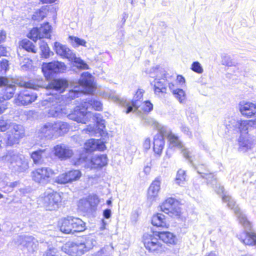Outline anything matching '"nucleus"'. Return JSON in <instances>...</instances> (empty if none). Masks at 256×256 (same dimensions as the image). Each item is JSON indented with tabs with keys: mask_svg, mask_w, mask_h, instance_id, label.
<instances>
[{
	"mask_svg": "<svg viewBox=\"0 0 256 256\" xmlns=\"http://www.w3.org/2000/svg\"><path fill=\"white\" fill-rule=\"evenodd\" d=\"M156 234L160 239L164 242L170 244H175L176 238L172 233L168 232H158Z\"/></svg>",
	"mask_w": 256,
	"mask_h": 256,
	"instance_id": "nucleus-34",
	"label": "nucleus"
},
{
	"mask_svg": "<svg viewBox=\"0 0 256 256\" xmlns=\"http://www.w3.org/2000/svg\"><path fill=\"white\" fill-rule=\"evenodd\" d=\"M150 77L154 78L153 82L154 92L156 94L166 92V86L168 84L169 88L171 90L175 98L180 104L185 102L186 94L185 92L181 88H174V85L170 82L172 76H170L166 70L160 66L152 68L148 72Z\"/></svg>",
	"mask_w": 256,
	"mask_h": 256,
	"instance_id": "nucleus-3",
	"label": "nucleus"
},
{
	"mask_svg": "<svg viewBox=\"0 0 256 256\" xmlns=\"http://www.w3.org/2000/svg\"><path fill=\"white\" fill-rule=\"evenodd\" d=\"M49 154L48 148L38 149L32 152L30 157L36 164H41L44 162V159Z\"/></svg>",
	"mask_w": 256,
	"mask_h": 256,
	"instance_id": "nucleus-24",
	"label": "nucleus"
},
{
	"mask_svg": "<svg viewBox=\"0 0 256 256\" xmlns=\"http://www.w3.org/2000/svg\"><path fill=\"white\" fill-rule=\"evenodd\" d=\"M99 200L96 196H89L88 198L80 200L78 207L80 210L84 212H90L98 204Z\"/></svg>",
	"mask_w": 256,
	"mask_h": 256,
	"instance_id": "nucleus-16",
	"label": "nucleus"
},
{
	"mask_svg": "<svg viewBox=\"0 0 256 256\" xmlns=\"http://www.w3.org/2000/svg\"><path fill=\"white\" fill-rule=\"evenodd\" d=\"M20 46L26 51L32 52L33 53L36 52L35 46L32 42L28 39H24L21 41L20 44Z\"/></svg>",
	"mask_w": 256,
	"mask_h": 256,
	"instance_id": "nucleus-39",
	"label": "nucleus"
},
{
	"mask_svg": "<svg viewBox=\"0 0 256 256\" xmlns=\"http://www.w3.org/2000/svg\"><path fill=\"white\" fill-rule=\"evenodd\" d=\"M71 222H72V234L76 232H82L86 230V224L81 219L70 216Z\"/></svg>",
	"mask_w": 256,
	"mask_h": 256,
	"instance_id": "nucleus-33",
	"label": "nucleus"
},
{
	"mask_svg": "<svg viewBox=\"0 0 256 256\" xmlns=\"http://www.w3.org/2000/svg\"><path fill=\"white\" fill-rule=\"evenodd\" d=\"M178 200L174 198L166 199L160 206L162 211L171 217L179 218L181 214L180 208Z\"/></svg>",
	"mask_w": 256,
	"mask_h": 256,
	"instance_id": "nucleus-12",
	"label": "nucleus"
},
{
	"mask_svg": "<svg viewBox=\"0 0 256 256\" xmlns=\"http://www.w3.org/2000/svg\"><path fill=\"white\" fill-rule=\"evenodd\" d=\"M196 169L201 177L206 178L208 180V184L214 188V191L218 194H222V202L227 204L228 206L233 210L236 216L240 223L245 229L243 232H252L251 224L248 220L245 214L240 210V208L236 205V202L231 196L224 192V188L220 184L218 183L214 174L210 172L206 166L203 164H198L196 167Z\"/></svg>",
	"mask_w": 256,
	"mask_h": 256,
	"instance_id": "nucleus-2",
	"label": "nucleus"
},
{
	"mask_svg": "<svg viewBox=\"0 0 256 256\" xmlns=\"http://www.w3.org/2000/svg\"><path fill=\"white\" fill-rule=\"evenodd\" d=\"M54 50L58 54L68 60H70L74 54L70 48L58 42L54 43Z\"/></svg>",
	"mask_w": 256,
	"mask_h": 256,
	"instance_id": "nucleus-28",
	"label": "nucleus"
},
{
	"mask_svg": "<svg viewBox=\"0 0 256 256\" xmlns=\"http://www.w3.org/2000/svg\"><path fill=\"white\" fill-rule=\"evenodd\" d=\"M112 211L110 209H106L103 212V216L106 219H108L111 217Z\"/></svg>",
	"mask_w": 256,
	"mask_h": 256,
	"instance_id": "nucleus-57",
	"label": "nucleus"
},
{
	"mask_svg": "<svg viewBox=\"0 0 256 256\" xmlns=\"http://www.w3.org/2000/svg\"><path fill=\"white\" fill-rule=\"evenodd\" d=\"M144 122L148 124H151L154 123V120L150 118H145Z\"/></svg>",
	"mask_w": 256,
	"mask_h": 256,
	"instance_id": "nucleus-63",
	"label": "nucleus"
},
{
	"mask_svg": "<svg viewBox=\"0 0 256 256\" xmlns=\"http://www.w3.org/2000/svg\"><path fill=\"white\" fill-rule=\"evenodd\" d=\"M238 239L246 245H256V234L252 232H242L238 236Z\"/></svg>",
	"mask_w": 256,
	"mask_h": 256,
	"instance_id": "nucleus-25",
	"label": "nucleus"
},
{
	"mask_svg": "<svg viewBox=\"0 0 256 256\" xmlns=\"http://www.w3.org/2000/svg\"><path fill=\"white\" fill-rule=\"evenodd\" d=\"M28 36L34 42H36L38 38H42L38 30V28H33L30 31Z\"/></svg>",
	"mask_w": 256,
	"mask_h": 256,
	"instance_id": "nucleus-46",
	"label": "nucleus"
},
{
	"mask_svg": "<svg viewBox=\"0 0 256 256\" xmlns=\"http://www.w3.org/2000/svg\"><path fill=\"white\" fill-rule=\"evenodd\" d=\"M39 200L47 210H54L58 208L62 198L60 194L49 190L44 193Z\"/></svg>",
	"mask_w": 256,
	"mask_h": 256,
	"instance_id": "nucleus-8",
	"label": "nucleus"
},
{
	"mask_svg": "<svg viewBox=\"0 0 256 256\" xmlns=\"http://www.w3.org/2000/svg\"><path fill=\"white\" fill-rule=\"evenodd\" d=\"M222 64L228 66H232L234 65L231 57L228 55H224L222 57Z\"/></svg>",
	"mask_w": 256,
	"mask_h": 256,
	"instance_id": "nucleus-50",
	"label": "nucleus"
},
{
	"mask_svg": "<svg viewBox=\"0 0 256 256\" xmlns=\"http://www.w3.org/2000/svg\"><path fill=\"white\" fill-rule=\"evenodd\" d=\"M68 38L70 40L72 44L74 46H86V42L84 40L74 36H70Z\"/></svg>",
	"mask_w": 256,
	"mask_h": 256,
	"instance_id": "nucleus-45",
	"label": "nucleus"
},
{
	"mask_svg": "<svg viewBox=\"0 0 256 256\" xmlns=\"http://www.w3.org/2000/svg\"><path fill=\"white\" fill-rule=\"evenodd\" d=\"M2 160L13 172H24L29 168L28 160L24 156L14 150L8 151L2 158Z\"/></svg>",
	"mask_w": 256,
	"mask_h": 256,
	"instance_id": "nucleus-5",
	"label": "nucleus"
},
{
	"mask_svg": "<svg viewBox=\"0 0 256 256\" xmlns=\"http://www.w3.org/2000/svg\"><path fill=\"white\" fill-rule=\"evenodd\" d=\"M186 172L182 170H179L177 172L176 178V182L180 186L184 184L186 180Z\"/></svg>",
	"mask_w": 256,
	"mask_h": 256,
	"instance_id": "nucleus-44",
	"label": "nucleus"
},
{
	"mask_svg": "<svg viewBox=\"0 0 256 256\" xmlns=\"http://www.w3.org/2000/svg\"><path fill=\"white\" fill-rule=\"evenodd\" d=\"M144 245L146 248L150 252L162 251V247L157 238L150 235L144 238Z\"/></svg>",
	"mask_w": 256,
	"mask_h": 256,
	"instance_id": "nucleus-19",
	"label": "nucleus"
},
{
	"mask_svg": "<svg viewBox=\"0 0 256 256\" xmlns=\"http://www.w3.org/2000/svg\"><path fill=\"white\" fill-rule=\"evenodd\" d=\"M102 226H100V229L101 230H103L106 228V226L107 224V222L105 220H104L103 219L102 220Z\"/></svg>",
	"mask_w": 256,
	"mask_h": 256,
	"instance_id": "nucleus-64",
	"label": "nucleus"
},
{
	"mask_svg": "<svg viewBox=\"0 0 256 256\" xmlns=\"http://www.w3.org/2000/svg\"><path fill=\"white\" fill-rule=\"evenodd\" d=\"M54 175L53 170L49 167H39L31 172L32 180L36 183L45 186L50 182L51 178Z\"/></svg>",
	"mask_w": 256,
	"mask_h": 256,
	"instance_id": "nucleus-9",
	"label": "nucleus"
},
{
	"mask_svg": "<svg viewBox=\"0 0 256 256\" xmlns=\"http://www.w3.org/2000/svg\"><path fill=\"white\" fill-rule=\"evenodd\" d=\"M11 124L10 120L6 118L4 116H0V132H5L10 128Z\"/></svg>",
	"mask_w": 256,
	"mask_h": 256,
	"instance_id": "nucleus-41",
	"label": "nucleus"
},
{
	"mask_svg": "<svg viewBox=\"0 0 256 256\" xmlns=\"http://www.w3.org/2000/svg\"><path fill=\"white\" fill-rule=\"evenodd\" d=\"M3 86L4 88L1 90L0 98L3 102H5L6 100H10L13 97L16 90V86L8 84H8Z\"/></svg>",
	"mask_w": 256,
	"mask_h": 256,
	"instance_id": "nucleus-26",
	"label": "nucleus"
},
{
	"mask_svg": "<svg viewBox=\"0 0 256 256\" xmlns=\"http://www.w3.org/2000/svg\"><path fill=\"white\" fill-rule=\"evenodd\" d=\"M6 37V33L4 31L2 30L0 32V42H3Z\"/></svg>",
	"mask_w": 256,
	"mask_h": 256,
	"instance_id": "nucleus-62",
	"label": "nucleus"
},
{
	"mask_svg": "<svg viewBox=\"0 0 256 256\" xmlns=\"http://www.w3.org/2000/svg\"><path fill=\"white\" fill-rule=\"evenodd\" d=\"M230 124H229V126L230 128H233L234 130H236L240 133L238 139V150L242 152H247L251 147L248 135L250 127L249 121L246 120H232L230 122Z\"/></svg>",
	"mask_w": 256,
	"mask_h": 256,
	"instance_id": "nucleus-6",
	"label": "nucleus"
},
{
	"mask_svg": "<svg viewBox=\"0 0 256 256\" xmlns=\"http://www.w3.org/2000/svg\"><path fill=\"white\" fill-rule=\"evenodd\" d=\"M8 69V62L6 59L0 61V74H4Z\"/></svg>",
	"mask_w": 256,
	"mask_h": 256,
	"instance_id": "nucleus-51",
	"label": "nucleus"
},
{
	"mask_svg": "<svg viewBox=\"0 0 256 256\" xmlns=\"http://www.w3.org/2000/svg\"><path fill=\"white\" fill-rule=\"evenodd\" d=\"M58 250L54 247H48L43 256H58Z\"/></svg>",
	"mask_w": 256,
	"mask_h": 256,
	"instance_id": "nucleus-52",
	"label": "nucleus"
},
{
	"mask_svg": "<svg viewBox=\"0 0 256 256\" xmlns=\"http://www.w3.org/2000/svg\"><path fill=\"white\" fill-rule=\"evenodd\" d=\"M7 102H3L0 98V114L4 112L5 110L7 108Z\"/></svg>",
	"mask_w": 256,
	"mask_h": 256,
	"instance_id": "nucleus-54",
	"label": "nucleus"
},
{
	"mask_svg": "<svg viewBox=\"0 0 256 256\" xmlns=\"http://www.w3.org/2000/svg\"><path fill=\"white\" fill-rule=\"evenodd\" d=\"M84 246V252H86L92 249L95 244L94 240L92 236H89L85 238V240L83 242H80Z\"/></svg>",
	"mask_w": 256,
	"mask_h": 256,
	"instance_id": "nucleus-38",
	"label": "nucleus"
},
{
	"mask_svg": "<svg viewBox=\"0 0 256 256\" xmlns=\"http://www.w3.org/2000/svg\"><path fill=\"white\" fill-rule=\"evenodd\" d=\"M70 60L73 61L75 64L76 66L82 69H88V64L84 62L82 60L76 56V54H74L72 58H70Z\"/></svg>",
	"mask_w": 256,
	"mask_h": 256,
	"instance_id": "nucleus-40",
	"label": "nucleus"
},
{
	"mask_svg": "<svg viewBox=\"0 0 256 256\" xmlns=\"http://www.w3.org/2000/svg\"><path fill=\"white\" fill-rule=\"evenodd\" d=\"M40 37L42 38H50V36L51 26L48 22L44 23L40 27L38 28Z\"/></svg>",
	"mask_w": 256,
	"mask_h": 256,
	"instance_id": "nucleus-37",
	"label": "nucleus"
},
{
	"mask_svg": "<svg viewBox=\"0 0 256 256\" xmlns=\"http://www.w3.org/2000/svg\"><path fill=\"white\" fill-rule=\"evenodd\" d=\"M238 108L241 114L247 118H251L256 114V104L242 100L238 104Z\"/></svg>",
	"mask_w": 256,
	"mask_h": 256,
	"instance_id": "nucleus-18",
	"label": "nucleus"
},
{
	"mask_svg": "<svg viewBox=\"0 0 256 256\" xmlns=\"http://www.w3.org/2000/svg\"><path fill=\"white\" fill-rule=\"evenodd\" d=\"M54 155L60 160L66 159L72 155V152L64 144H58L54 148Z\"/></svg>",
	"mask_w": 256,
	"mask_h": 256,
	"instance_id": "nucleus-21",
	"label": "nucleus"
},
{
	"mask_svg": "<svg viewBox=\"0 0 256 256\" xmlns=\"http://www.w3.org/2000/svg\"><path fill=\"white\" fill-rule=\"evenodd\" d=\"M10 130L8 132V137L6 141L7 146H12L18 144L19 140L24 136V130L22 126L12 123L10 126Z\"/></svg>",
	"mask_w": 256,
	"mask_h": 256,
	"instance_id": "nucleus-11",
	"label": "nucleus"
},
{
	"mask_svg": "<svg viewBox=\"0 0 256 256\" xmlns=\"http://www.w3.org/2000/svg\"><path fill=\"white\" fill-rule=\"evenodd\" d=\"M8 80L7 78L4 76H0V87L6 85L8 82Z\"/></svg>",
	"mask_w": 256,
	"mask_h": 256,
	"instance_id": "nucleus-58",
	"label": "nucleus"
},
{
	"mask_svg": "<svg viewBox=\"0 0 256 256\" xmlns=\"http://www.w3.org/2000/svg\"><path fill=\"white\" fill-rule=\"evenodd\" d=\"M144 91L142 90L138 89L136 92L134 98L132 102V104H127V108L126 112L127 114L136 111L140 106L141 100L142 99Z\"/></svg>",
	"mask_w": 256,
	"mask_h": 256,
	"instance_id": "nucleus-22",
	"label": "nucleus"
},
{
	"mask_svg": "<svg viewBox=\"0 0 256 256\" xmlns=\"http://www.w3.org/2000/svg\"><path fill=\"white\" fill-rule=\"evenodd\" d=\"M68 84V82L66 80L54 79L49 84V87L56 90L63 92Z\"/></svg>",
	"mask_w": 256,
	"mask_h": 256,
	"instance_id": "nucleus-32",
	"label": "nucleus"
},
{
	"mask_svg": "<svg viewBox=\"0 0 256 256\" xmlns=\"http://www.w3.org/2000/svg\"><path fill=\"white\" fill-rule=\"evenodd\" d=\"M40 48L42 52V56L44 58L50 56V50L46 42L42 41L40 42Z\"/></svg>",
	"mask_w": 256,
	"mask_h": 256,
	"instance_id": "nucleus-42",
	"label": "nucleus"
},
{
	"mask_svg": "<svg viewBox=\"0 0 256 256\" xmlns=\"http://www.w3.org/2000/svg\"><path fill=\"white\" fill-rule=\"evenodd\" d=\"M164 146V136L161 134H158L154 138V151L160 156Z\"/></svg>",
	"mask_w": 256,
	"mask_h": 256,
	"instance_id": "nucleus-27",
	"label": "nucleus"
},
{
	"mask_svg": "<svg viewBox=\"0 0 256 256\" xmlns=\"http://www.w3.org/2000/svg\"><path fill=\"white\" fill-rule=\"evenodd\" d=\"M160 180L158 178H156L150 184L148 190V198L150 199L154 198L158 196V192L160 189Z\"/></svg>",
	"mask_w": 256,
	"mask_h": 256,
	"instance_id": "nucleus-35",
	"label": "nucleus"
},
{
	"mask_svg": "<svg viewBox=\"0 0 256 256\" xmlns=\"http://www.w3.org/2000/svg\"><path fill=\"white\" fill-rule=\"evenodd\" d=\"M45 17L44 13L42 10H38L32 16V19L35 20L40 21Z\"/></svg>",
	"mask_w": 256,
	"mask_h": 256,
	"instance_id": "nucleus-53",
	"label": "nucleus"
},
{
	"mask_svg": "<svg viewBox=\"0 0 256 256\" xmlns=\"http://www.w3.org/2000/svg\"><path fill=\"white\" fill-rule=\"evenodd\" d=\"M152 224L156 227H167L165 216L162 214L154 215L152 218Z\"/></svg>",
	"mask_w": 256,
	"mask_h": 256,
	"instance_id": "nucleus-36",
	"label": "nucleus"
},
{
	"mask_svg": "<svg viewBox=\"0 0 256 256\" xmlns=\"http://www.w3.org/2000/svg\"><path fill=\"white\" fill-rule=\"evenodd\" d=\"M168 138L170 142V147H176L181 150L183 156L187 159L190 164L192 163V157L190 156V152L188 149L186 148L179 140L178 136L170 132L168 136Z\"/></svg>",
	"mask_w": 256,
	"mask_h": 256,
	"instance_id": "nucleus-15",
	"label": "nucleus"
},
{
	"mask_svg": "<svg viewBox=\"0 0 256 256\" xmlns=\"http://www.w3.org/2000/svg\"><path fill=\"white\" fill-rule=\"evenodd\" d=\"M55 182L60 184H66L70 182V179L68 178L67 173L59 175L56 178Z\"/></svg>",
	"mask_w": 256,
	"mask_h": 256,
	"instance_id": "nucleus-47",
	"label": "nucleus"
},
{
	"mask_svg": "<svg viewBox=\"0 0 256 256\" xmlns=\"http://www.w3.org/2000/svg\"><path fill=\"white\" fill-rule=\"evenodd\" d=\"M84 88L82 86H78L76 85L74 87V88L70 90L66 96L65 98L66 103L69 102L72 100L76 98H78L80 96H84Z\"/></svg>",
	"mask_w": 256,
	"mask_h": 256,
	"instance_id": "nucleus-30",
	"label": "nucleus"
},
{
	"mask_svg": "<svg viewBox=\"0 0 256 256\" xmlns=\"http://www.w3.org/2000/svg\"><path fill=\"white\" fill-rule=\"evenodd\" d=\"M62 99V98L60 96L52 94L48 98L44 100L42 102V104L50 108L48 114L51 116L62 118L68 113L66 106L60 104L61 102Z\"/></svg>",
	"mask_w": 256,
	"mask_h": 256,
	"instance_id": "nucleus-7",
	"label": "nucleus"
},
{
	"mask_svg": "<svg viewBox=\"0 0 256 256\" xmlns=\"http://www.w3.org/2000/svg\"><path fill=\"white\" fill-rule=\"evenodd\" d=\"M72 222H71L70 216L62 219L59 222L60 230L65 234H72Z\"/></svg>",
	"mask_w": 256,
	"mask_h": 256,
	"instance_id": "nucleus-31",
	"label": "nucleus"
},
{
	"mask_svg": "<svg viewBox=\"0 0 256 256\" xmlns=\"http://www.w3.org/2000/svg\"><path fill=\"white\" fill-rule=\"evenodd\" d=\"M66 69V64L58 61L44 62L42 65V71L47 79L50 78L56 74L64 72Z\"/></svg>",
	"mask_w": 256,
	"mask_h": 256,
	"instance_id": "nucleus-10",
	"label": "nucleus"
},
{
	"mask_svg": "<svg viewBox=\"0 0 256 256\" xmlns=\"http://www.w3.org/2000/svg\"><path fill=\"white\" fill-rule=\"evenodd\" d=\"M143 146L146 150L150 149V138H148L146 139L144 142Z\"/></svg>",
	"mask_w": 256,
	"mask_h": 256,
	"instance_id": "nucleus-59",
	"label": "nucleus"
},
{
	"mask_svg": "<svg viewBox=\"0 0 256 256\" xmlns=\"http://www.w3.org/2000/svg\"><path fill=\"white\" fill-rule=\"evenodd\" d=\"M62 250L71 256H81L85 252L80 242H68L62 247Z\"/></svg>",
	"mask_w": 256,
	"mask_h": 256,
	"instance_id": "nucleus-17",
	"label": "nucleus"
},
{
	"mask_svg": "<svg viewBox=\"0 0 256 256\" xmlns=\"http://www.w3.org/2000/svg\"><path fill=\"white\" fill-rule=\"evenodd\" d=\"M37 94L30 89H25L20 92L15 98V103L18 105H28L34 102Z\"/></svg>",
	"mask_w": 256,
	"mask_h": 256,
	"instance_id": "nucleus-13",
	"label": "nucleus"
},
{
	"mask_svg": "<svg viewBox=\"0 0 256 256\" xmlns=\"http://www.w3.org/2000/svg\"><path fill=\"white\" fill-rule=\"evenodd\" d=\"M190 68L192 71L198 74H202L204 72L201 64L198 61L192 62Z\"/></svg>",
	"mask_w": 256,
	"mask_h": 256,
	"instance_id": "nucleus-48",
	"label": "nucleus"
},
{
	"mask_svg": "<svg viewBox=\"0 0 256 256\" xmlns=\"http://www.w3.org/2000/svg\"><path fill=\"white\" fill-rule=\"evenodd\" d=\"M6 48L2 46H0V57L2 56H6Z\"/></svg>",
	"mask_w": 256,
	"mask_h": 256,
	"instance_id": "nucleus-61",
	"label": "nucleus"
},
{
	"mask_svg": "<svg viewBox=\"0 0 256 256\" xmlns=\"http://www.w3.org/2000/svg\"><path fill=\"white\" fill-rule=\"evenodd\" d=\"M91 168H102L107 164L106 155L100 154L93 156L90 162Z\"/></svg>",
	"mask_w": 256,
	"mask_h": 256,
	"instance_id": "nucleus-29",
	"label": "nucleus"
},
{
	"mask_svg": "<svg viewBox=\"0 0 256 256\" xmlns=\"http://www.w3.org/2000/svg\"><path fill=\"white\" fill-rule=\"evenodd\" d=\"M140 105L142 106V109L144 112H148L153 109V105L149 100H146L143 103L141 102Z\"/></svg>",
	"mask_w": 256,
	"mask_h": 256,
	"instance_id": "nucleus-49",
	"label": "nucleus"
},
{
	"mask_svg": "<svg viewBox=\"0 0 256 256\" xmlns=\"http://www.w3.org/2000/svg\"><path fill=\"white\" fill-rule=\"evenodd\" d=\"M105 148L106 146L104 142L92 138L86 141L84 144V148L86 151L90 152L96 150L102 151Z\"/></svg>",
	"mask_w": 256,
	"mask_h": 256,
	"instance_id": "nucleus-23",
	"label": "nucleus"
},
{
	"mask_svg": "<svg viewBox=\"0 0 256 256\" xmlns=\"http://www.w3.org/2000/svg\"><path fill=\"white\" fill-rule=\"evenodd\" d=\"M18 240L23 246L24 250H26L28 254H33L38 250V241L32 236H18Z\"/></svg>",
	"mask_w": 256,
	"mask_h": 256,
	"instance_id": "nucleus-14",
	"label": "nucleus"
},
{
	"mask_svg": "<svg viewBox=\"0 0 256 256\" xmlns=\"http://www.w3.org/2000/svg\"><path fill=\"white\" fill-rule=\"evenodd\" d=\"M102 102L92 96H89L86 98L81 100L80 104L77 106L76 109L72 114H70L68 116L70 119L78 122L86 124L87 122L90 121L96 122V128L89 126L88 128L84 129L83 132L88 133L90 136H94L96 132L101 136L104 134L105 129L104 120H103L101 114L98 113H92L88 112V109L94 108L96 110H102Z\"/></svg>",
	"mask_w": 256,
	"mask_h": 256,
	"instance_id": "nucleus-1",
	"label": "nucleus"
},
{
	"mask_svg": "<svg viewBox=\"0 0 256 256\" xmlns=\"http://www.w3.org/2000/svg\"><path fill=\"white\" fill-rule=\"evenodd\" d=\"M109 98L115 102L119 103L122 102V100L120 99V97L118 96L114 95V94H110Z\"/></svg>",
	"mask_w": 256,
	"mask_h": 256,
	"instance_id": "nucleus-55",
	"label": "nucleus"
},
{
	"mask_svg": "<svg viewBox=\"0 0 256 256\" xmlns=\"http://www.w3.org/2000/svg\"><path fill=\"white\" fill-rule=\"evenodd\" d=\"M182 131L190 137L192 136V132L190 131L188 127L186 126H182L181 127Z\"/></svg>",
	"mask_w": 256,
	"mask_h": 256,
	"instance_id": "nucleus-56",
	"label": "nucleus"
},
{
	"mask_svg": "<svg viewBox=\"0 0 256 256\" xmlns=\"http://www.w3.org/2000/svg\"><path fill=\"white\" fill-rule=\"evenodd\" d=\"M78 86H82L84 90H90L93 87V78L88 72H84L81 76L76 85Z\"/></svg>",
	"mask_w": 256,
	"mask_h": 256,
	"instance_id": "nucleus-20",
	"label": "nucleus"
},
{
	"mask_svg": "<svg viewBox=\"0 0 256 256\" xmlns=\"http://www.w3.org/2000/svg\"><path fill=\"white\" fill-rule=\"evenodd\" d=\"M67 173L68 178L70 179V182L77 180L81 176V172L78 170H70Z\"/></svg>",
	"mask_w": 256,
	"mask_h": 256,
	"instance_id": "nucleus-43",
	"label": "nucleus"
},
{
	"mask_svg": "<svg viewBox=\"0 0 256 256\" xmlns=\"http://www.w3.org/2000/svg\"><path fill=\"white\" fill-rule=\"evenodd\" d=\"M19 182L18 181H16L14 182H10L8 186L10 187V190H9L10 191H12V189L16 187L17 186H18V185L19 184Z\"/></svg>",
	"mask_w": 256,
	"mask_h": 256,
	"instance_id": "nucleus-60",
	"label": "nucleus"
},
{
	"mask_svg": "<svg viewBox=\"0 0 256 256\" xmlns=\"http://www.w3.org/2000/svg\"><path fill=\"white\" fill-rule=\"evenodd\" d=\"M70 126L68 123L58 120L45 123L39 128L38 134L42 138H56L68 132Z\"/></svg>",
	"mask_w": 256,
	"mask_h": 256,
	"instance_id": "nucleus-4",
	"label": "nucleus"
}]
</instances>
